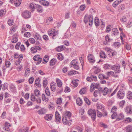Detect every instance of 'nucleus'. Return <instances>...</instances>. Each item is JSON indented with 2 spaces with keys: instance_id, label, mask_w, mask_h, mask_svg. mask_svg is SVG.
Returning <instances> with one entry per match:
<instances>
[{
  "instance_id": "obj_17",
  "label": "nucleus",
  "mask_w": 132,
  "mask_h": 132,
  "mask_svg": "<svg viewBox=\"0 0 132 132\" xmlns=\"http://www.w3.org/2000/svg\"><path fill=\"white\" fill-rule=\"evenodd\" d=\"M46 111V109L44 108H42L38 111V113L40 115L44 114L45 113Z\"/></svg>"
},
{
  "instance_id": "obj_10",
  "label": "nucleus",
  "mask_w": 132,
  "mask_h": 132,
  "mask_svg": "<svg viewBox=\"0 0 132 132\" xmlns=\"http://www.w3.org/2000/svg\"><path fill=\"white\" fill-rule=\"evenodd\" d=\"M111 89H108L107 87L105 88L102 90L103 94V95H105L108 94H109L112 91Z\"/></svg>"
},
{
  "instance_id": "obj_14",
  "label": "nucleus",
  "mask_w": 132,
  "mask_h": 132,
  "mask_svg": "<svg viewBox=\"0 0 132 132\" xmlns=\"http://www.w3.org/2000/svg\"><path fill=\"white\" fill-rule=\"evenodd\" d=\"M18 36L16 34H14L12 37L13 39L11 41L12 42V43H16L18 41Z\"/></svg>"
},
{
  "instance_id": "obj_40",
  "label": "nucleus",
  "mask_w": 132,
  "mask_h": 132,
  "mask_svg": "<svg viewBox=\"0 0 132 132\" xmlns=\"http://www.w3.org/2000/svg\"><path fill=\"white\" fill-rule=\"evenodd\" d=\"M48 56H45L43 58V61L45 62V63H44L43 62V63H45L48 62Z\"/></svg>"
},
{
  "instance_id": "obj_32",
  "label": "nucleus",
  "mask_w": 132,
  "mask_h": 132,
  "mask_svg": "<svg viewBox=\"0 0 132 132\" xmlns=\"http://www.w3.org/2000/svg\"><path fill=\"white\" fill-rule=\"evenodd\" d=\"M42 1V4L43 5L45 6H48L49 5V2L46 1L44 0Z\"/></svg>"
},
{
  "instance_id": "obj_60",
  "label": "nucleus",
  "mask_w": 132,
  "mask_h": 132,
  "mask_svg": "<svg viewBox=\"0 0 132 132\" xmlns=\"http://www.w3.org/2000/svg\"><path fill=\"white\" fill-rule=\"evenodd\" d=\"M30 35L31 34L30 32H26L24 33V35L25 37H30Z\"/></svg>"
},
{
  "instance_id": "obj_62",
  "label": "nucleus",
  "mask_w": 132,
  "mask_h": 132,
  "mask_svg": "<svg viewBox=\"0 0 132 132\" xmlns=\"http://www.w3.org/2000/svg\"><path fill=\"white\" fill-rule=\"evenodd\" d=\"M13 21L11 19L8 20V24L9 26L12 25L13 24Z\"/></svg>"
},
{
  "instance_id": "obj_48",
  "label": "nucleus",
  "mask_w": 132,
  "mask_h": 132,
  "mask_svg": "<svg viewBox=\"0 0 132 132\" xmlns=\"http://www.w3.org/2000/svg\"><path fill=\"white\" fill-rule=\"evenodd\" d=\"M31 50L32 53H34L37 52V50H36L35 46L34 47H32L31 48Z\"/></svg>"
},
{
  "instance_id": "obj_61",
  "label": "nucleus",
  "mask_w": 132,
  "mask_h": 132,
  "mask_svg": "<svg viewBox=\"0 0 132 132\" xmlns=\"http://www.w3.org/2000/svg\"><path fill=\"white\" fill-rule=\"evenodd\" d=\"M76 129L78 132H82L83 129L81 127L78 126L76 127Z\"/></svg>"
},
{
  "instance_id": "obj_43",
  "label": "nucleus",
  "mask_w": 132,
  "mask_h": 132,
  "mask_svg": "<svg viewBox=\"0 0 132 132\" xmlns=\"http://www.w3.org/2000/svg\"><path fill=\"white\" fill-rule=\"evenodd\" d=\"M56 86L54 85H51V88L52 91L54 92L56 88Z\"/></svg>"
},
{
  "instance_id": "obj_49",
  "label": "nucleus",
  "mask_w": 132,
  "mask_h": 132,
  "mask_svg": "<svg viewBox=\"0 0 132 132\" xmlns=\"http://www.w3.org/2000/svg\"><path fill=\"white\" fill-rule=\"evenodd\" d=\"M57 58L60 60H62L63 58V56L61 54H57Z\"/></svg>"
},
{
  "instance_id": "obj_44",
  "label": "nucleus",
  "mask_w": 132,
  "mask_h": 132,
  "mask_svg": "<svg viewBox=\"0 0 132 132\" xmlns=\"http://www.w3.org/2000/svg\"><path fill=\"white\" fill-rule=\"evenodd\" d=\"M62 99L61 98H60L57 99L56 100V103L57 104L60 105L62 103Z\"/></svg>"
},
{
  "instance_id": "obj_33",
  "label": "nucleus",
  "mask_w": 132,
  "mask_h": 132,
  "mask_svg": "<svg viewBox=\"0 0 132 132\" xmlns=\"http://www.w3.org/2000/svg\"><path fill=\"white\" fill-rule=\"evenodd\" d=\"M22 0H16L14 1L15 5L16 6H19L21 4Z\"/></svg>"
},
{
  "instance_id": "obj_6",
  "label": "nucleus",
  "mask_w": 132,
  "mask_h": 132,
  "mask_svg": "<svg viewBox=\"0 0 132 132\" xmlns=\"http://www.w3.org/2000/svg\"><path fill=\"white\" fill-rule=\"evenodd\" d=\"M22 15L25 19L29 18L31 16V13L27 10L25 11L22 13Z\"/></svg>"
},
{
  "instance_id": "obj_30",
  "label": "nucleus",
  "mask_w": 132,
  "mask_h": 132,
  "mask_svg": "<svg viewBox=\"0 0 132 132\" xmlns=\"http://www.w3.org/2000/svg\"><path fill=\"white\" fill-rule=\"evenodd\" d=\"M120 20L122 23H124L127 21V19L126 17L123 16L121 18Z\"/></svg>"
},
{
  "instance_id": "obj_42",
  "label": "nucleus",
  "mask_w": 132,
  "mask_h": 132,
  "mask_svg": "<svg viewBox=\"0 0 132 132\" xmlns=\"http://www.w3.org/2000/svg\"><path fill=\"white\" fill-rule=\"evenodd\" d=\"M8 85V84L6 83H5L3 84L2 88V89L3 90H4L7 88Z\"/></svg>"
},
{
  "instance_id": "obj_2",
  "label": "nucleus",
  "mask_w": 132,
  "mask_h": 132,
  "mask_svg": "<svg viewBox=\"0 0 132 132\" xmlns=\"http://www.w3.org/2000/svg\"><path fill=\"white\" fill-rule=\"evenodd\" d=\"M111 117L113 119L116 118V120L119 121L123 119L124 118V116L122 113L117 114L116 112H114L112 115Z\"/></svg>"
},
{
  "instance_id": "obj_19",
  "label": "nucleus",
  "mask_w": 132,
  "mask_h": 132,
  "mask_svg": "<svg viewBox=\"0 0 132 132\" xmlns=\"http://www.w3.org/2000/svg\"><path fill=\"white\" fill-rule=\"evenodd\" d=\"M77 104L79 106H81L82 103V99L80 97L77 98L76 99Z\"/></svg>"
},
{
  "instance_id": "obj_46",
  "label": "nucleus",
  "mask_w": 132,
  "mask_h": 132,
  "mask_svg": "<svg viewBox=\"0 0 132 132\" xmlns=\"http://www.w3.org/2000/svg\"><path fill=\"white\" fill-rule=\"evenodd\" d=\"M40 78L39 77L37 78L36 79L35 81V85L37 84L39 85V84H40Z\"/></svg>"
},
{
  "instance_id": "obj_35",
  "label": "nucleus",
  "mask_w": 132,
  "mask_h": 132,
  "mask_svg": "<svg viewBox=\"0 0 132 132\" xmlns=\"http://www.w3.org/2000/svg\"><path fill=\"white\" fill-rule=\"evenodd\" d=\"M56 60L54 59H52L50 62V65L51 66H53L54 65L56 62Z\"/></svg>"
},
{
  "instance_id": "obj_16",
  "label": "nucleus",
  "mask_w": 132,
  "mask_h": 132,
  "mask_svg": "<svg viewBox=\"0 0 132 132\" xmlns=\"http://www.w3.org/2000/svg\"><path fill=\"white\" fill-rule=\"evenodd\" d=\"M53 115L52 114H47L44 117L45 119L48 121L51 120L52 118Z\"/></svg>"
},
{
  "instance_id": "obj_5",
  "label": "nucleus",
  "mask_w": 132,
  "mask_h": 132,
  "mask_svg": "<svg viewBox=\"0 0 132 132\" xmlns=\"http://www.w3.org/2000/svg\"><path fill=\"white\" fill-rule=\"evenodd\" d=\"M33 60L35 61H37L36 63V65H38L40 64L42 60V58L40 57V55H35L33 57Z\"/></svg>"
},
{
  "instance_id": "obj_64",
  "label": "nucleus",
  "mask_w": 132,
  "mask_h": 132,
  "mask_svg": "<svg viewBox=\"0 0 132 132\" xmlns=\"http://www.w3.org/2000/svg\"><path fill=\"white\" fill-rule=\"evenodd\" d=\"M34 80V78L32 77H31L29 79V82L30 84H32Z\"/></svg>"
},
{
  "instance_id": "obj_52",
  "label": "nucleus",
  "mask_w": 132,
  "mask_h": 132,
  "mask_svg": "<svg viewBox=\"0 0 132 132\" xmlns=\"http://www.w3.org/2000/svg\"><path fill=\"white\" fill-rule=\"evenodd\" d=\"M31 100L33 101H34L36 100V98L33 93L31 94Z\"/></svg>"
},
{
  "instance_id": "obj_7",
  "label": "nucleus",
  "mask_w": 132,
  "mask_h": 132,
  "mask_svg": "<svg viewBox=\"0 0 132 132\" xmlns=\"http://www.w3.org/2000/svg\"><path fill=\"white\" fill-rule=\"evenodd\" d=\"M125 93L122 89H120L117 93L118 97L120 99H122L125 95Z\"/></svg>"
},
{
  "instance_id": "obj_50",
  "label": "nucleus",
  "mask_w": 132,
  "mask_h": 132,
  "mask_svg": "<svg viewBox=\"0 0 132 132\" xmlns=\"http://www.w3.org/2000/svg\"><path fill=\"white\" fill-rule=\"evenodd\" d=\"M97 112V116L98 117H101L102 116V113L100 112V111L97 110H96Z\"/></svg>"
},
{
  "instance_id": "obj_21",
  "label": "nucleus",
  "mask_w": 132,
  "mask_h": 132,
  "mask_svg": "<svg viewBox=\"0 0 132 132\" xmlns=\"http://www.w3.org/2000/svg\"><path fill=\"white\" fill-rule=\"evenodd\" d=\"M36 9L37 10V11L40 13H42L43 11V9L42 6L38 4L37 5Z\"/></svg>"
},
{
  "instance_id": "obj_31",
  "label": "nucleus",
  "mask_w": 132,
  "mask_h": 132,
  "mask_svg": "<svg viewBox=\"0 0 132 132\" xmlns=\"http://www.w3.org/2000/svg\"><path fill=\"white\" fill-rule=\"evenodd\" d=\"M119 33L118 29L117 28L113 29L112 30V34L114 35H117Z\"/></svg>"
},
{
  "instance_id": "obj_58",
  "label": "nucleus",
  "mask_w": 132,
  "mask_h": 132,
  "mask_svg": "<svg viewBox=\"0 0 132 132\" xmlns=\"http://www.w3.org/2000/svg\"><path fill=\"white\" fill-rule=\"evenodd\" d=\"M76 72L75 71L71 70L70 72H69L68 74L69 75H71L76 74Z\"/></svg>"
},
{
  "instance_id": "obj_13",
  "label": "nucleus",
  "mask_w": 132,
  "mask_h": 132,
  "mask_svg": "<svg viewBox=\"0 0 132 132\" xmlns=\"http://www.w3.org/2000/svg\"><path fill=\"white\" fill-rule=\"evenodd\" d=\"M62 121L64 124H66L69 126H70L71 125V123L70 122L68 121L67 117H63L62 119Z\"/></svg>"
},
{
  "instance_id": "obj_47",
  "label": "nucleus",
  "mask_w": 132,
  "mask_h": 132,
  "mask_svg": "<svg viewBox=\"0 0 132 132\" xmlns=\"http://www.w3.org/2000/svg\"><path fill=\"white\" fill-rule=\"evenodd\" d=\"M111 67V65L108 64H105L104 65V68L106 69H109Z\"/></svg>"
},
{
  "instance_id": "obj_26",
  "label": "nucleus",
  "mask_w": 132,
  "mask_h": 132,
  "mask_svg": "<svg viewBox=\"0 0 132 132\" xmlns=\"http://www.w3.org/2000/svg\"><path fill=\"white\" fill-rule=\"evenodd\" d=\"M125 128L126 132H132V126H131L128 125Z\"/></svg>"
},
{
  "instance_id": "obj_37",
  "label": "nucleus",
  "mask_w": 132,
  "mask_h": 132,
  "mask_svg": "<svg viewBox=\"0 0 132 132\" xmlns=\"http://www.w3.org/2000/svg\"><path fill=\"white\" fill-rule=\"evenodd\" d=\"M46 94L47 96H49L50 95V93L48 87H47L45 91Z\"/></svg>"
},
{
  "instance_id": "obj_34",
  "label": "nucleus",
  "mask_w": 132,
  "mask_h": 132,
  "mask_svg": "<svg viewBox=\"0 0 132 132\" xmlns=\"http://www.w3.org/2000/svg\"><path fill=\"white\" fill-rule=\"evenodd\" d=\"M128 98L130 99L132 98V92L130 91H129L127 93V95Z\"/></svg>"
},
{
  "instance_id": "obj_41",
  "label": "nucleus",
  "mask_w": 132,
  "mask_h": 132,
  "mask_svg": "<svg viewBox=\"0 0 132 132\" xmlns=\"http://www.w3.org/2000/svg\"><path fill=\"white\" fill-rule=\"evenodd\" d=\"M84 100L86 103L88 105H89L90 104V103L88 98L86 97H85L84 98Z\"/></svg>"
},
{
  "instance_id": "obj_38",
  "label": "nucleus",
  "mask_w": 132,
  "mask_h": 132,
  "mask_svg": "<svg viewBox=\"0 0 132 132\" xmlns=\"http://www.w3.org/2000/svg\"><path fill=\"white\" fill-rule=\"evenodd\" d=\"M34 94L36 96L39 97L40 94V92L38 89H36L34 91Z\"/></svg>"
},
{
  "instance_id": "obj_15",
  "label": "nucleus",
  "mask_w": 132,
  "mask_h": 132,
  "mask_svg": "<svg viewBox=\"0 0 132 132\" xmlns=\"http://www.w3.org/2000/svg\"><path fill=\"white\" fill-rule=\"evenodd\" d=\"M65 47L64 46H60L57 47L55 48L56 50L58 52L63 51Z\"/></svg>"
},
{
  "instance_id": "obj_56",
  "label": "nucleus",
  "mask_w": 132,
  "mask_h": 132,
  "mask_svg": "<svg viewBox=\"0 0 132 132\" xmlns=\"http://www.w3.org/2000/svg\"><path fill=\"white\" fill-rule=\"evenodd\" d=\"M119 9H120L121 10H122L125 9V6L123 4H121L119 6Z\"/></svg>"
},
{
  "instance_id": "obj_24",
  "label": "nucleus",
  "mask_w": 132,
  "mask_h": 132,
  "mask_svg": "<svg viewBox=\"0 0 132 132\" xmlns=\"http://www.w3.org/2000/svg\"><path fill=\"white\" fill-rule=\"evenodd\" d=\"M34 38L37 40H40L42 39V38L40 35L37 33H36L34 35Z\"/></svg>"
},
{
  "instance_id": "obj_54",
  "label": "nucleus",
  "mask_w": 132,
  "mask_h": 132,
  "mask_svg": "<svg viewBox=\"0 0 132 132\" xmlns=\"http://www.w3.org/2000/svg\"><path fill=\"white\" fill-rule=\"evenodd\" d=\"M131 118L128 117L127 118L125 119V121L126 123H129L131 122Z\"/></svg>"
},
{
  "instance_id": "obj_18",
  "label": "nucleus",
  "mask_w": 132,
  "mask_h": 132,
  "mask_svg": "<svg viewBox=\"0 0 132 132\" xmlns=\"http://www.w3.org/2000/svg\"><path fill=\"white\" fill-rule=\"evenodd\" d=\"M42 100L43 101H45L46 102L48 101L49 98L44 94H42Z\"/></svg>"
},
{
  "instance_id": "obj_57",
  "label": "nucleus",
  "mask_w": 132,
  "mask_h": 132,
  "mask_svg": "<svg viewBox=\"0 0 132 132\" xmlns=\"http://www.w3.org/2000/svg\"><path fill=\"white\" fill-rule=\"evenodd\" d=\"M120 43L118 42L114 43L113 45L115 47H118L120 46Z\"/></svg>"
},
{
  "instance_id": "obj_1",
  "label": "nucleus",
  "mask_w": 132,
  "mask_h": 132,
  "mask_svg": "<svg viewBox=\"0 0 132 132\" xmlns=\"http://www.w3.org/2000/svg\"><path fill=\"white\" fill-rule=\"evenodd\" d=\"M93 16L92 15L90 14L88 15L87 14L86 15L84 18V21L85 23H86L89 21V25L92 26L93 23Z\"/></svg>"
},
{
  "instance_id": "obj_45",
  "label": "nucleus",
  "mask_w": 132,
  "mask_h": 132,
  "mask_svg": "<svg viewBox=\"0 0 132 132\" xmlns=\"http://www.w3.org/2000/svg\"><path fill=\"white\" fill-rule=\"evenodd\" d=\"M86 91V88H83L81 89L79 93L81 94H83L85 93Z\"/></svg>"
},
{
  "instance_id": "obj_39",
  "label": "nucleus",
  "mask_w": 132,
  "mask_h": 132,
  "mask_svg": "<svg viewBox=\"0 0 132 132\" xmlns=\"http://www.w3.org/2000/svg\"><path fill=\"white\" fill-rule=\"evenodd\" d=\"M30 69L29 68H27L25 70V76L26 77H27L28 75L29 74L30 72Z\"/></svg>"
},
{
  "instance_id": "obj_11",
  "label": "nucleus",
  "mask_w": 132,
  "mask_h": 132,
  "mask_svg": "<svg viewBox=\"0 0 132 132\" xmlns=\"http://www.w3.org/2000/svg\"><path fill=\"white\" fill-rule=\"evenodd\" d=\"M55 119L56 120V121H57V123H60L61 120V117L60 114L57 111H56L55 112Z\"/></svg>"
},
{
  "instance_id": "obj_55",
  "label": "nucleus",
  "mask_w": 132,
  "mask_h": 132,
  "mask_svg": "<svg viewBox=\"0 0 132 132\" xmlns=\"http://www.w3.org/2000/svg\"><path fill=\"white\" fill-rule=\"evenodd\" d=\"M65 114L66 116L68 117L69 119H70L71 116V113L69 111L67 112Z\"/></svg>"
},
{
  "instance_id": "obj_3",
  "label": "nucleus",
  "mask_w": 132,
  "mask_h": 132,
  "mask_svg": "<svg viewBox=\"0 0 132 132\" xmlns=\"http://www.w3.org/2000/svg\"><path fill=\"white\" fill-rule=\"evenodd\" d=\"M88 113L91 117L93 120L94 121L95 120L96 117V113L95 110L92 109H89L88 111Z\"/></svg>"
},
{
  "instance_id": "obj_63",
  "label": "nucleus",
  "mask_w": 132,
  "mask_h": 132,
  "mask_svg": "<svg viewBox=\"0 0 132 132\" xmlns=\"http://www.w3.org/2000/svg\"><path fill=\"white\" fill-rule=\"evenodd\" d=\"M77 61L76 60H73L71 62V65H73L76 64H77Z\"/></svg>"
},
{
  "instance_id": "obj_8",
  "label": "nucleus",
  "mask_w": 132,
  "mask_h": 132,
  "mask_svg": "<svg viewBox=\"0 0 132 132\" xmlns=\"http://www.w3.org/2000/svg\"><path fill=\"white\" fill-rule=\"evenodd\" d=\"M87 57L88 60L90 62L93 63L95 62V58L92 54H88Z\"/></svg>"
},
{
  "instance_id": "obj_22",
  "label": "nucleus",
  "mask_w": 132,
  "mask_h": 132,
  "mask_svg": "<svg viewBox=\"0 0 132 132\" xmlns=\"http://www.w3.org/2000/svg\"><path fill=\"white\" fill-rule=\"evenodd\" d=\"M97 109L100 111H102L105 108V107L101 104H97L96 105Z\"/></svg>"
},
{
  "instance_id": "obj_9",
  "label": "nucleus",
  "mask_w": 132,
  "mask_h": 132,
  "mask_svg": "<svg viewBox=\"0 0 132 132\" xmlns=\"http://www.w3.org/2000/svg\"><path fill=\"white\" fill-rule=\"evenodd\" d=\"M37 4H36L34 3H32L30 4L29 7L31 12H33L35 10L37 7Z\"/></svg>"
},
{
  "instance_id": "obj_4",
  "label": "nucleus",
  "mask_w": 132,
  "mask_h": 132,
  "mask_svg": "<svg viewBox=\"0 0 132 132\" xmlns=\"http://www.w3.org/2000/svg\"><path fill=\"white\" fill-rule=\"evenodd\" d=\"M120 66L117 64L111 66V69L113 70H115V73H120L121 71L120 69Z\"/></svg>"
},
{
  "instance_id": "obj_25",
  "label": "nucleus",
  "mask_w": 132,
  "mask_h": 132,
  "mask_svg": "<svg viewBox=\"0 0 132 132\" xmlns=\"http://www.w3.org/2000/svg\"><path fill=\"white\" fill-rule=\"evenodd\" d=\"M90 91L91 92H93L95 88H96L95 83H93L90 86Z\"/></svg>"
},
{
  "instance_id": "obj_23",
  "label": "nucleus",
  "mask_w": 132,
  "mask_h": 132,
  "mask_svg": "<svg viewBox=\"0 0 132 132\" xmlns=\"http://www.w3.org/2000/svg\"><path fill=\"white\" fill-rule=\"evenodd\" d=\"M56 82L57 85V86L59 87H61L62 85V83L61 81L59 79L57 78L56 79Z\"/></svg>"
},
{
  "instance_id": "obj_51",
  "label": "nucleus",
  "mask_w": 132,
  "mask_h": 132,
  "mask_svg": "<svg viewBox=\"0 0 132 132\" xmlns=\"http://www.w3.org/2000/svg\"><path fill=\"white\" fill-rule=\"evenodd\" d=\"M5 64L6 67L8 68L10 66L11 63L9 61H5Z\"/></svg>"
},
{
  "instance_id": "obj_20",
  "label": "nucleus",
  "mask_w": 132,
  "mask_h": 132,
  "mask_svg": "<svg viewBox=\"0 0 132 132\" xmlns=\"http://www.w3.org/2000/svg\"><path fill=\"white\" fill-rule=\"evenodd\" d=\"M29 128L28 127H24L20 129L19 130V132H28Z\"/></svg>"
},
{
  "instance_id": "obj_53",
  "label": "nucleus",
  "mask_w": 132,
  "mask_h": 132,
  "mask_svg": "<svg viewBox=\"0 0 132 132\" xmlns=\"http://www.w3.org/2000/svg\"><path fill=\"white\" fill-rule=\"evenodd\" d=\"M12 29H11L10 31V33L11 34L14 32L16 30V27L13 26L12 28Z\"/></svg>"
},
{
  "instance_id": "obj_27",
  "label": "nucleus",
  "mask_w": 132,
  "mask_h": 132,
  "mask_svg": "<svg viewBox=\"0 0 132 132\" xmlns=\"http://www.w3.org/2000/svg\"><path fill=\"white\" fill-rule=\"evenodd\" d=\"M99 20L98 18L97 17H95L94 19V23L95 25L97 26H98L100 24Z\"/></svg>"
},
{
  "instance_id": "obj_29",
  "label": "nucleus",
  "mask_w": 132,
  "mask_h": 132,
  "mask_svg": "<svg viewBox=\"0 0 132 132\" xmlns=\"http://www.w3.org/2000/svg\"><path fill=\"white\" fill-rule=\"evenodd\" d=\"M100 57L105 59L106 58L107 56L104 51H101L100 54Z\"/></svg>"
},
{
  "instance_id": "obj_59",
  "label": "nucleus",
  "mask_w": 132,
  "mask_h": 132,
  "mask_svg": "<svg viewBox=\"0 0 132 132\" xmlns=\"http://www.w3.org/2000/svg\"><path fill=\"white\" fill-rule=\"evenodd\" d=\"M119 4V2L118 1L116 0L115 1L113 4L112 5L114 7H116L117 5Z\"/></svg>"
},
{
  "instance_id": "obj_28",
  "label": "nucleus",
  "mask_w": 132,
  "mask_h": 132,
  "mask_svg": "<svg viewBox=\"0 0 132 132\" xmlns=\"http://www.w3.org/2000/svg\"><path fill=\"white\" fill-rule=\"evenodd\" d=\"M58 33L57 31H55L53 32V36L52 37V39H55L57 37L58 35Z\"/></svg>"
},
{
  "instance_id": "obj_36",
  "label": "nucleus",
  "mask_w": 132,
  "mask_h": 132,
  "mask_svg": "<svg viewBox=\"0 0 132 132\" xmlns=\"http://www.w3.org/2000/svg\"><path fill=\"white\" fill-rule=\"evenodd\" d=\"M43 80V86L44 87H45L47 84V81L46 78H44Z\"/></svg>"
},
{
  "instance_id": "obj_12",
  "label": "nucleus",
  "mask_w": 132,
  "mask_h": 132,
  "mask_svg": "<svg viewBox=\"0 0 132 132\" xmlns=\"http://www.w3.org/2000/svg\"><path fill=\"white\" fill-rule=\"evenodd\" d=\"M97 79V77L93 75L90 77H88L86 78L87 81L91 82L92 80H96Z\"/></svg>"
}]
</instances>
